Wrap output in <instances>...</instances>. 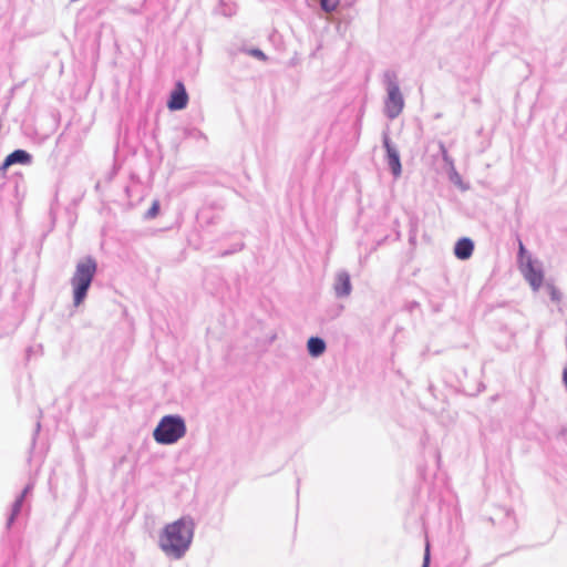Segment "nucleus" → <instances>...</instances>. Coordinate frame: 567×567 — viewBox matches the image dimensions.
I'll return each instance as SVG.
<instances>
[{
  "label": "nucleus",
  "mask_w": 567,
  "mask_h": 567,
  "mask_svg": "<svg viewBox=\"0 0 567 567\" xmlns=\"http://www.w3.org/2000/svg\"><path fill=\"white\" fill-rule=\"evenodd\" d=\"M188 102V95L185 86L182 82H177L174 91L171 94V99L167 102L169 110L177 111L186 107Z\"/></svg>",
  "instance_id": "nucleus-8"
},
{
  "label": "nucleus",
  "mask_w": 567,
  "mask_h": 567,
  "mask_svg": "<svg viewBox=\"0 0 567 567\" xmlns=\"http://www.w3.org/2000/svg\"><path fill=\"white\" fill-rule=\"evenodd\" d=\"M518 256H517V265L518 268L526 279V281L532 286V255L525 248L522 240L518 238Z\"/></svg>",
  "instance_id": "nucleus-7"
},
{
  "label": "nucleus",
  "mask_w": 567,
  "mask_h": 567,
  "mask_svg": "<svg viewBox=\"0 0 567 567\" xmlns=\"http://www.w3.org/2000/svg\"><path fill=\"white\" fill-rule=\"evenodd\" d=\"M159 212V203L157 200H154L150 209L146 212L145 217L151 219L157 216Z\"/></svg>",
  "instance_id": "nucleus-18"
},
{
  "label": "nucleus",
  "mask_w": 567,
  "mask_h": 567,
  "mask_svg": "<svg viewBox=\"0 0 567 567\" xmlns=\"http://www.w3.org/2000/svg\"><path fill=\"white\" fill-rule=\"evenodd\" d=\"M382 82L385 87L383 112L390 120L396 118L403 111L405 101L401 92L398 74L394 71H385Z\"/></svg>",
  "instance_id": "nucleus-4"
},
{
  "label": "nucleus",
  "mask_w": 567,
  "mask_h": 567,
  "mask_svg": "<svg viewBox=\"0 0 567 567\" xmlns=\"http://www.w3.org/2000/svg\"><path fill=\"white\" fill-rule=\"evenodd\" d=\"M320 4L323 11L332 12L339 6V0H320Z\"/></svg>",
  "instance_id": "nucleus-15"
},
{
  "label": "nucleus",
  "mask_w": 567,
  "mask_h": 567,
  "mask_svg": "<svg viewBox=\"0 0 567 567\" xmlns=\"http://www.w3.org/2000/svg\"><path fill=\"white\" fill-rule=\"evenodd\" d=\"M23 498L22 497H18L13 505H12V512H11V515L10 517L8 518V522H7V527H11V525L13 524L16 517L18 516V514L20 513L21 508H22V504H23Z\"/></svg>",
  "instance_id": "nucleus-14"
},
{
  "label": "nucleus",
  "mask_w": 567,
  "mask_h": 567,
  "mask_svg": "<svg viewBox=\"0 0 567 567\" xmlns=\"http://www.w3.org/2000/svg\"><path fill=\"white\" fill-rule=\"evenodd\" d=\"M383 147L386 152V163L391 173L398 178L402 173V165L400 159V153L398 148L392 144L389 133L384 132L382 135Z\"/></svg>",
  "instance_id": "nucleus-5"
},
{
  "label": "nucleus",
  "mask_w": 567,
  "mask_h": 567,
  "mask_svg": "<svg viewBox=\"0 0 567 567\" xmlns=\"http://www.w3.org/2000/svg\"><path fill=\"white\" fill-rule=\"evenodd\" d=\"M429 564H430V547H429V544H427L426 548H425V554H424V559H423L422 567H429Z\"/></svg>",
  "instance_id": "nucleus-19"
},
{
  "label": "nucleus",
  "mask_w": 567,
  "mask_h": 567,
  "mask_svg": "<svg viewBox=\"0 0 567 567\" xmlns=\"http://www.w3.org/2000/svg\"><path fill=\"white\" fill-rule=\"evenodd\" d=\"M542 291L545 292L549 297V300L553 303H555L557 306L560 305V302L563 300V292L555 286L554 279L548 278L545 281V286L543 287Z\"/></svg>",
  "instance_id": "nucleus-11"
},
{
  "label": "nucleus",
  "mask_w": 567,
  "mask_h": 567,
  "mask_svg": "<svg viewBox=\"0 0 567 567\" xmlns=\"http://www.w3.org/2000/svg\"><path fill=\"white\" fill-rule=\"evenodd\" d=\"M563 383L567 388V367L563 370Z\"/></svg>",
  "instance_id": "nucleus-22"
},
{
  "label": "nucleus",
  "mask_w": 567,
  "mask_h": 567,
  "mask_svg": "<svg viewBox=\"0 0 567 567\" xmlns=\"http://www.w3.org/2000/svg\"><path fill=\"white\" fill-rule=\"evenodd\" d=\"M195 534L192 517L183 516L166 524L158 533L157 546L169 559L179 560L189 550Z\"/></svg>",
  "instance_id": "nucleus-1"
},
{
  "label": "nucleus",
  "mask_w": 567,
  "mask_h": 567,
  "mask_svg": "<svg viewBox=\"0 0 567 567\" xmlns=\"http://www.w3.org/2000/svg\"><path fill=\"white\" fill-rule=\"evenodd\" d=\"M446 168H447L450 179L455 184L460 183L461 176L455 168V164L452 163V164L447 165Z\"/></svg>",
  "instance_id": "nucleus-17"
},
{
  "label": "nucleus",
  "mask_w": 567,
  "mask_h": 567,
  "mask_svg": "<svg viewBox=\"0 0 567 567\" xmlns=\"http://www.w3.org/2000/svg\"><path fill=\"white\" fill-rule=\"evenodd\" d=\"M439 150L446 166L454 163V159L450 156L443 142H439Z\"/></svg>",
  "instance_id": "nucleus-16"
},
{
  "label": "nucleus",
  "mask_w": 567,
  "mask_h": 567,
  "mask_svg": "<svg viewBox=\"0 0 567 567\" xmlns=\"http://www.w3.org/2000/svg\"><path fill=\"white\" fill-rule=\"evenodd\" d=\"M31 155L24 150H16L10 153L3 161L1 168L6 169L13 164H30Z\"/></svg>",
  "instance_id": "nucleus-9"
},
{
  "label": "nucleus",
  "mask_w": 567,
  "mask_h": 567,
  "mask_svg": "<svg viewBox=\"0 0 567 567\" xmlns=\"http://www.w3.org/2000/svg\"><path fill=\"white\" fill-rule=\"evenodd\" d=\"M96 271L97 262L92 256H85L75 264L74 272L70 278L74 307H80L86 299Z\"/></svg>",
  "instance_id": "nucleus-2"
},
{
  "label": "nucleus",
  "mask_w": 567,
  "mask_h": 567,
  "mask_svg": "<svg viewBox=\"0 0 567 567\" xmlns=\"http://www.w3.org/2000/svg\"><path fill=\"white\" fill-rule=\"evenodd\" d=\"M185 420L178 414L164 415L153 431L156 443L173 445L186 435Z\"/></svg>",
  "instance_id": "nucleus-3"
},
{
  "label": "nucleus",
  "mask_w": 567,
  "mask_h": 567,
  "mask_svg": "<svg viewBox=\"0 0 567 567\" xmlns=\"http://www.w3.org/2000/svg\"><path fill=\"white\" fill-rule=\"evenodd\" d=\"M252 54H254L255 56H257L258 59H261V60H265V59H266L265 53H264L262 51L258 50V49L254 50V51H252Z\"/></svg>",
  "instance_id": "nucleus-21"
},
{
  "label": "nucleus",
  "mask_w": 567,
  "mask_h": 567,
  "mask_svg": "<svg viewBox=\"0 0 567 567\" xmlns=\"http://www.w3.org/2000/svg\"><path fill=\"white\" fill-rule=\"evenodd\" d=\"M333 291L337 298H347L351 295L352 284L347 270H339L334 276Z\"/></svg>",
  "instance_id": "nucleus-6"
},
{
  "label": "nucleus",
  "mask_w": 567,
  "mask_h": 567,
  "mask_svg": "<svg viewBox=\"0 0 567 567\" xmlns=\"http://www.w3.org/2000/svg\"><path fill=\"white\" fill-rule=\"evenodd\" d=\"M560 435L567 436V427L561 429Z\"/></svg>",
  "instance_id": "nucleus-23"
},
{
  "label": "nucleus",
  "mask_w": 567,
  "mask_h": 567,
  "mask_svg": "<svg viewBox=\"0 0 567 567\" xmlns=\"http://www.w3.org/2000/svg\"><path fill=\"white\" fill-rule=\"evenodd\" d=\"M544 270L542 264L534 258V269H533V289L534 292L539 291L545 286Z\"/></svg>",
  "instance_id": "nucleus-13"
},
{
  "label": "nucleus",
  "mask_w": 567,
  "mask_h": 567,
  "mask_svg": "<svg viewBox=\"0 0 567 567\" xmlns=\"http://www.w3.org/2000/svg\"><path fill=\"white\" fill-rule=\"evenodd\" d=\"M474 250V243L470 238H461L456 241L454 247L455 256L461 260L468 259Z\"/></svg>",
  "instance_id": "nucleus-10"
},
{
  "label": "nucleus",
  "mask_w": 567,
  "mask_h": 567,
  "mask_svg": "<svg viewBox=\"0 0 567 567\" xmlns=\"http://www.w3.org/2000/svg\"><path fill=\"white\" fill-rule=\"evenodd\" d=\"M40 430V423H37V432Z\"/></svg>",
  "instance_id": "nucleus-24"
},
{
  "label": "nucleus",
  "mask_w": 567,
  "mask_h": 567,
  "mask_svg": "<svg viewBox=\"0 0 567 567\" xmlns=\"http://www.w3.org/2000/svg\"><path fill=\"white\" fill-rule=\"evenodd\" d=\"M326 342L319 337H311L307 342V349L311 357L318 358L326 351Z\"/></svg>",
  "instance_id": "nucleus-12"
},
{
  "label": "nucleus",
  "mask_w": 567,
  "mask_h": 567,
  "mask_svg": "<svg viewBox=\"0 0 567 567\" xmlns=\"http://www.w3.org/2000/svg\"><path fill=\"white\" fill-rule=\"evenodd\" d=\"M33 489V484L29 483L22 491V493L19 495V497H22L23 499L25 496Z\"/></svg>",
  "instance_id": "nucleus-20"
}]
</instances>
